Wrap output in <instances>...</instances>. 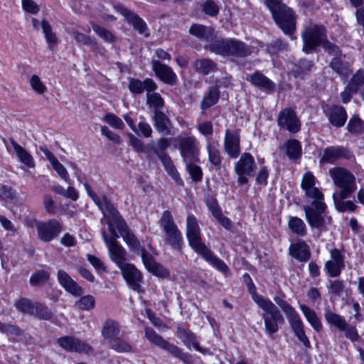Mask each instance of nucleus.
Wrapping results in <instances>:
<instances>
[{
    "label": "nucleus",
    "mask_w": 364,
    "mask_h": 364,
    "mask_svg": "<svg viewBox=\"0 0 364 364\" xmlns=\"http://www.w3.org/2000/svg\"><path fill=\"white\" fill-rule=\"evenodd\" d=\"M302 39L303 50L306 53H312L316 47L326 41V30L323 25L311 23L305 28Z\"/></svg>",
    "instance_id": "9"
},
{
    "label": "nucleus",
    "mask_w": 364,
    "mask_h": 364,
    "mask_svg": "<svg viewBox=\"0 0 364 364\" xmlns=\"http://www.w3.org/2000/svg\"><path fill=\"white\" fill-rule=\"evenodd\" d=\"M207 151L208 154L209 168L219 171L221 168L223 157L219 150V145L217 142H207Z\"/></svg>",
    "instance_id": "26"
},
{
    "label": "nucleus",
    "mask_w": 364,
    "mask_h": 364,
    "mask_svg": "<svg viewBox=\"0 0 364 364\" xmlns=\"http://www.w3.org/2000/svg\"><path fill=\"white\" fill-rule=\"evenodd\" d=\"M299 308L313 329L318 333L321 332L323 329L322 323L315 311L305 304H301Z\"/></svg>",
    "instance_id": "34"
},
{
    "label": "nucleus",
    "mask_w": 364,
    "mask_h": 364,
    "mask_svg": "<svg viewBox=\"0 0 364 364\" xmlns=\"http://www.w3.org/2000/svg\"><path fill=\"white\" fill-rule=\"evenodd\" d=\"M159 223L165 233V242L180 251L182 249L183 235L176 225L171 213L169 210L164 211Z\"/></svg>",
    "instance_id": "7"
},
{
    "label": "nucleus",
    "mask_w": 364,
    "mask_h": 364,
    "mask_svg": "<svg viewBox=\"0 0 364 364\" xmlns=\"http://www.w3.org/2000/svg\"><path fill=\"white\" fill-rule=\"evenodd\" d=\"M169 140L166 138H160L155 146H152V150L157 157L161 159L164 156H168L165 151L169 146Z\"/></svg>",
    "instance_id": "53"
},
{
    "label": "nucleus",
    "mask_w": 364,
    "mask_h": 364,
    "mask_svg": "<svg viewBox=\"0 0 364 364\" xmlns=\"http://www.w3.org/2000/svg\"><path fill=\"white\" fill-rule=\"evenodd\" d=\"M288 227L292 232L298 236L304 237L307 234L305 223L298 217H290L288 221Z\"/></svg>",
    "instance_id": "41"
},
{
    "label": "nucleus",
    "mask_w": 364,
    "mask_h": 364,
    "mask_svg": "<svg viewBox=\"0 0 364 364\" xmlns=\"http://www.w3.org/2000/svg\"><path fill=\"white\" fill-rule=\"evenodd\" d=\"M35 224L38 238L46 242L57 237L63 230L61 223L55 219L46 222L36 221Z\"/></svg>",
    "instance_id": "13"
},
{
    "label": "nucleus",
    "mask_w": 364,
    "mask_h": 364,
    "mask_svg": "<svg viewBox=\"0 0 364 364\" xmlns=\"http://www.w3.org/2000/svg\"><path fill=\"white\" fill-rule=\"evenodd\" d=\"M349 87H352L356 92L360 90H364V70H358L348 82Z\"/></svg>",
    "instance_id": "47"
},
{
    "label": "nucleus",
    "mask_w": 364,
    "mask_h": 364,
    "mask_svg": "<svg viewBox=\"0 0 364 364\" xmlns=\"http://www.w3.org/2000/svg\"><path fill=\"white\" fill-rule=\"evenodd\" d=\"M256 168L254 157L250 153H243L234 167L237 176V183L241 186L247 183L248 177L253 176Z\"/></svg>",
    "instance_id": "10"
},
{
    "label": "nucleus",
    "mask_w": 364,
    "mask_h": 364,
    "mask_svg": "<svg viewBox=\"0 0 364 364\" xmlns=\"http://www.w3.org/2000/svg\"><path fill=\"white\" fill-rule=\"evenodd\" d=\"M31 316L41 320H50L53 317V313L48 306L41 303L35 301Z\"/></svg>",
    "instance_id": "45"
},
{
    "label": "nucleus",
    "mask_w": 364,
    "mask_h": 364,
    "mask_svg": "<svg viewBox=\"0 0 364 364\" xmlns=\"http://www.w3.org/2000/svg\"><path fill=\"white\" fill-rule=\"evenodd\" d=\"M220 97V92L216 87H210L208 93L204 96L200 103V108L204 111L215 105Z\"/></svg>",
    "instance_id": "42"
},
{
    "label": "nucleus",
    "mask_w": 364,
    "mask_h": 364,
    "mask_svg": "<svg viewBox=\"0 0 364 364\" xmlns=\"http://www.w3.org/2000/svg\"><path fill=\"white\" fill-rule=\"evenodd\" d=\"M152 69L155 75L164 83L170 85H175L177 82V76L172 68L159 60H153Z\"/></svg>",
    "instance_id": "22"
},
{
    "label": "nucleus",
    "mask_w": 364,
    "mask_h": 364,
    "mask_svg": "<svg viewBox=\"0 0 364 364\" xmlns=\"http://www.w3.org/2000/svg\"><path fill=\"white\" fill-rule=\"evenodd\" d=\"M352 193H347L342 196L341 193H333V200L334 205L340 212L350 211L353 212L357 208V205L350 200H345L347 198L350 196Z\"/></svg>",
    "instance_id": "32"
},
{
    "label": "nucleus",
    "mask_w": 364,
    "mask_h": 364,
    "mask_svg": "<svg viewBox=\"0 0 364 364\" xmlns=\"http://www.w3.org/2000/svg\"><path fill=\"white\" fill-rule=\"evenodd\" d=\"M105 218L107 219L109 230L114 236H115V234H117L116 232V229H117L120 236L122 237L124 241L131 250L134 252H139L141 250V247L139 240L129 228L126 222L116 208L114 211H112Z\"/></svg>",
    "instance_id": "5"
},
{
    "label": "nucleus",
    "mask_w": 364,
    "mask_h": 364,
    "mask_svg": "<svg viewBox=\"0 0 364 364\" xmlns=\"http://www.w3.org/2000/svg\"><path fill=\"white\" fill-rule=\"evenodd\" d=\"M289 255L296 260L305 262L311 257L309 246L304 241L299 240L290 245Z\"/></svg>",
    "instance_id": "25"
},
{
    "label": "nucleus",
    "mask_w": 364,
    "mask_h": 364,
    "mask_svg": "<svg viewBox=\"0 0 364 364\" xmlns=\"http://www.w3.org/2000/svg\"><path fill=\"white\" fill-rule=\"evenodd\" d=\"M178 143V149L181 155L186 161H193L198 157V149L196 147V139L191 136H181L176 138Z\"/></svg>",
    "instance_id": "17"
},
{
    "label": "nucleus",
    "mask_w": 364,
    "mask_h": 364,
    "mask_svg": "<svg viewBox=\"0 0 364 364\" xmlns=\"http://www.w3.org/2000/svg\"><path fill=\"white\" fill-rule=\"evenodd\" d=\"M323 112L330 124L337 128L343 127L347 119V113L344 107L339 105L323 106Z\"/></svg>",
    "instance_id": "18"
},
{
    "label": "nucleus",
    "mask_w": 364,
    "mask_h": 364,
    "mask_svg": "<svg viewBox=\"0 0 364 364\" xmlns=\"http://www.w3.org/2000/svg\"><path fill=\"white\" fill-rule=\"evenodd\" d=\"M202 11L206 15L215 17L218 14L220 8L213 0H206L202 5Z\"/></svg>",
    "instance_id": "58"
},
{
    "label": "nucleus",
    "mask_w": 364,
    "mask_h": 364,
    "mask_svg": "<svg viewBox=\"0 0 364 364\" xmlns=\"http://www.w3.org/2000/svg\"><path fill=\"white\" fill-rule=\"evenodd\" d=\"M186 168L192 180L196 183L201 181L203 172L201 168L193 163V161H186Z\"/></svg>",
    "instance_id": "55"
},
{
    "label": "nucleus",
    "mask_w": 364,
    "mask_h": 364,
    "mask_svg": "<svg viewBox=\"0 0 364 364\" xmlns=\"http://www.w3.org/2000/svg\"><path fill=\"white\" fill-rule=\"evenodd\" d=\"M188 33L198 39L211 40L215 36V29L210 26L193 23L189 28Z\"/></svg>",
    "instance_id": "31"
},
{
    "label": "nucleus",
    "mask_w": 364,
    "mask_h": 364,
    "mask_svg": "<svg viewBox=\"0 0 364 364\" xmlns=\"http://www.w3.org/2000/svg\"><path fill=\"white\" fill-rule=\"evenodd\" d=\"M108 345L111 349L118 353H129L132 350V345L121 336L111 340Z\"/></svg>",
    "instance_id": "43"
},
{
    "label": "nucleus",
    "mask_w": 364,
    "mask_h": 364,
    "mask_svg": "<svg viewBox=\"0 0 364 364\" xmlns=\"http://www.w3.org/2000/svg\"><path fill=\"white\" fill-rule=\"evenodd\" d=\"M152 91H147L146 92V104L150 107L159 110L164 105V101L160 94L157 92H151Z\"/></svg>",
    "instance_id": "48"
},
{
    "label": "nucleus",
    "mask_w": 364,
    "mask_h": 364,
    "mask_svg": "<svg viewBox=\"0 0 364 364\" xmlns=\"http://www.w3.org/2000/svg\"><path fill=\"white\" fill-rule=\"evenodd\" d=\"M203 257L221 272L226 273L229 270L225 263L215 256L210 250Z\"/></svg>",
    "instance_id": "46"
},
{
    "label": "nucleus",
    "mask_w": 364,
    "mask_h": 364,
    "mask_svg": "<svg viewBox=\"0 0 364 364\" xmlns=\"http://www.w3.org/2000/svg\"><path fill=\"white\" fill-rule=\"evenodd\" d=\"M224 151L231 159L239 156L240 149V131L236 128L227 129L223 142Z\"/></svg>",
    "instance_id": "14"
},
{
    "label": "nucleus",
    "mask_w": 364,
    "mask_h": 364,
    "mask_svg": "<svg viewBox=\"0 0 364 364\" xmlns=\"http://www.w3.org/2000/svg\"><path fill=\"white\" fill-rule=\"evenodd\" d=\"M153 120L154 125L159 133L166 135L171 134V122L163 112L160 110H155L153 116Z\"/></svg>",
    "instance_id": "30"
},
{
    "label": "nucleus",
    "mask_w": 364,
    "mask_h": 364,
    "mask_svg": "<svg viewBox=\"0 0 364 364\" xmlns=\"http://www.w3.org/2000/svg\"><path fill=\"white\" fill-rule=\"evenodd\" d=\"M266 6L278 26L286 35L294 38L292 35L296 28V16L293 10L282 4L280 0H267Z\"/></svg>",
    "instance_id": "4"
},
{
    "label": "nucleus",
    "mask_w": 364,
    "mask_h": 364,
    "mask_svg": "<svg viewBox=\"0 0 364 364\" xmlns=\"http://www.w3.org/2000/svg\"><path fill=\"white\" fill-rule=\"evenodd\" d=\"M149 272L152 273L156 277H158L162 278V279L168 278L170 275V272H169L168 269L158 262H156L149 270Z\"/></svg>",
    "instance_id": "62"
},
{
    "label": "nucleus",
    "mask_w": 364,
    "mask_h": 364,
    "mask_svg": "<svg viewBox=\"0 0 364 364\" xmlns=\"http://www.w3.org/2000/svg\"><path fill=\"white\" fill-rule=\"evenodd\" d=\"M166 173L174 180L178 185L183 186V183L181 178H180V175L173 164L171 159L169 156H164L162 159H160Z\"/></svg>",
    "instance_id": "40"
},
{
    "label": "nucleus",
    "mask_w": 364,
    "mask_h": 364,
    "mask_svg": "<svg viewBox=\"0 0 364 364\" xmlns=\"http://www.w3.org/2000/svg\"><path fill=\"white\" fill-rule=\"evenodd\" d=\"M145 337L152 344L166 350L173 357L179 359L185 364H191V356L187 353H184L182 349L176 345L166 341L161 336L158 334L154 329L146 327Z\"/></svg>",
    "instance_id": "8"
},
{
    "label": "nucleus",
    "mask_w": 364,
    "mask_h": 364,
    "mask_svg": "<svg viewBox=\"0 0 364 364\" xmlns=\"http://www.w3.org/2000/svg\"><path fill=\"white\" fill-rule=\"evenodd\" d=\"M205 49L223 57L242 58L251 55V46L233 38H215L205 46Z\"/></svg>",
    "instance_id": "2"
},
{
    "label": "nucleus",
    "mask_w": 364,
    "mask_h": 364,
    "mask_svg": "<svg viewBox=\"0 0 364 364\" xmlns=\"http://www.w3.org/2000/svg\"><path fill=\"white\" fill-rule=\"evenodd\" d=\"M58 345L69 352L89 353L92 348L86 343L72 336H63L58 340Z\"/></svg>",
    "instance_id": "21"
},
{
    "label": "nucleus",
    "mask_w": 364,
    "mask_h": 364,
    "mask_svg": "<svg viewBox=\"0 0 364 364\" xmlns=\"http://www.w3.org/2000/svg\"><path fill=\"white\" fill-rule=\"evenodd\" d=\"M347 129L353 134L362 133L364 132V122L358 116H353L348 122Z\"/></svg>",
    "instance_id": "52"
},
{
    "label": "nucleus",
    "mask_w": 364,
    "mask_h": 364,
    "mask_svg": "<svg viewBox=\"0 0 364 364\" xmlns=\"http://www.w3.org/2000/svg\"><path fill=\"white\" fill-rule=\"evenodd\" d=\"M53 169L56 171L58 175L64 180L66 183L71 184V180L69 178V174L65 168V167L56 159L51 164Z\"/></svg>",
    "instance_id": "60"
},
{
    "label": "nucleus",
    "mask_w": 364,
    "mask_h": 364,
    "mask_svg": "<svg viewBox=\"0 0 364 364\" xmlns=\"http://www.w3.org/2000/svg\"><path fill=\"white\" fill-rule=\"evenodd\" d=\"M290 327L298 340L308 349L311 348L310 341L304 331V325L300 316L289 321Z\"/></svg>",
    "instance_id": "28"
},
{
    "label": "nucleus",
    "mask_w": 364,
    "mask_h": 364,
    "mask_svg": "<svg viewBox=\"0 0 364 364\" xmlns=\"http://www.w3.org/2000/svg\"><path fill=\"white\" fill-rule=\"evenodd\" d=\"M194 68L200 74L206 75L217 70V64L210 58L196 60Z\"/></svg>",
    "instance_id": "39"
},
{
    "label": "nucleus",
    "mask_w": 364,
    "mask_h": 364,
    "mask_svg": "<svg viewBox=\"0 0 364 364\" xmlns=\"http://www.w3.org/2000/svg\"><path fill=\"white\" fill-rule=\"evenodd\" d=\"M129 91L135 95L141 94L145 90L154 91L156 89V85L153 80L146 78L144 81L138 79L131 78L128 85Z\"/></svg>",
    "instance_id": "27"
},
{
    "label": "nucleus",
    "mask_w": 364,
    "mask_h": 364,
    "mask_svg": "<svg viewBox=\"0 0 364 364\" xmlns=\"http://www.w3.org/2000/svg\"><path fill=\"white\" fill-rule=\"evenodd\" d=\"M330 67L340 75H347L349 73L348 63L341 61L338 57L333 58L330 63Z\"/></svg>",
    "instance_id": "56"
},
{
    "label": "nucleus",
    "mask_w": 364,
    "mask_h": 364,
    "mask_svg": "<svg viewBox=\"0 0 364 364\" xmlns=\"http://www.w3.org/2000/svg\"><path fill=\"white\" fill-rule=\"evenodd\" d=\"M200 232V230L196 217L193 215H189L186 220V235Z\"/></svg>",
    "instance_id": "64"
},
{
    "label": "nucleus",
    "mask_w": 364,
    "mask_h": 364,
    "mask_svg": "<svg viewBox=\"0 0 364 364\" xmlns=\"http://www.w3.org/2000/svg\"><path fill=\"white\" fill-rule=\"evenodd\" d=\"M95 299L92 295H85L80 298L75 304V306L80 310L89 311L94 309Z\"/></svg>",
    "instance_id": "49"
},
{
    "label": "nucleus",
    "mask_w": 364,
    "mask_h": 364,
    "mask_svg": "<svg viewBox=\"0 0 364 364\" xmlns=\"http://www.w3.org/2000/svg\"><path fill=\"white\" fill-rule=\"evenodd\" d=\"M186 235L189 245L196 252L198 253L202 257L204 256L210 250V249L208 248L205 243L202 241L200 232L197 233L187 234Z\"/></svg>",
    "instance_id": "37"
},
{
    "label": "nucleus",
    "mask_w": 364,
    "mask_h": 364,
    "mask_svg": "<svg viewBox=\"0 0 364 364\" xmlns=\"http://www.w3.org/2000/svg\"><path fill=\"white\" fill-rule=\"evenodd\" d=\"M58 279L60 284L73 296H80L82 289L64 270L60 269L58 272Z\"/></svg>",
    "instance_id": "24"
},
{
    "label": "nucleus",
    "mask_w": 364,
    "mask_h": 364,
    "mask_svg": "<svg viewBox=\"0 0 364 364\" xmlns=\"http://www.w3.org/2000/svg\"><path fill=\"white\" fill-rule=\"evenodd\" d=\"M34 305L35 301H32L31 300L26 298H21L14 304V306L19 311L23 314H29L31 316L33 313Z\"/></svg>",
    "instance_id": "50"
},
{
    "label": "nucleus",
    "mask_w": 364,
    "mask_h": 364,
    "mask_svg": "<svg viewBox=\"0 0 364 364\" xmlns=\"http://www.w3.org/2000/svg\"><path fill=\"white\" fill-rule=\"evenodd\" d=\"M120 333V326L117 321L108 319L104 323L102 328V336L105 339L108 340V342L119 337Z\"/></svg>",
    "instance_id": "36"
},
{
    "label": "nucleus",
    "mask_w": 364,
    "mask_h": 364,
    "mask_svg": "<svg viewBox=\"0 0 364 364\" xmlns=\"http://www.w3.org/2000/svg\"><path fill=\"white\" fill-rule=\"evenodd\" d=\"M30 85L33 90L39 95H43L47 90L46 85L37 75H33L31 77Z\"/></svg>",
    "instance_id": "59"
},
{
    "label": "nucleus",
    "mask_w": 364,
    "mask_h": 364,
    "mask_svg": "<svg viewBox=\"0 0 364 364\" xmlns=\"http://www.w3.org/2000/svg\"><path fill=\"white\" fill-rule=\"evenodd\" d=\"M328 175L335 187L338 189L335 193H341L343 196L353 193L357 189L356 178L348 169L335 166L328 170Z\"/></svg>",
    "instance_id": "6"
},
{
    "label": "nucleus",
    "mask_w": 364,
    "mask_h": 364,
    "mask_svg": "<svg viewBox=\"0 0 364 364\" xmlns=\"http://www.w3.org/2000/svg\"><path fill=\"white\" fill-rule=\"evenodd\" d=\"M104 120L115 129H122L124 127L122 120L112 113H108L104 117Z\"/></svg>",
    "instance_id": "61"
},
{
    "label": "nucleus",
    "mask_w": 364,
    "mask_h": 364,
    "mask_svg": "<svg viewBox=\"0 0 364 364\" xmlns=\"http://www.w3.org/2000/svg\"><path fill=\"white\" fill-rule=\"evenodd\" d=\"M247 80L255 86L266 90H273L274 87L273 82L259 72H255L254 74L247 76Z\"/></svg>",
    "instance_id": "38"
},
{
    "label": "nucleus",
    "mask_w": 364,
    "mask_h": 364,
    "mask_svg": "<svg viewBox=\"0 0 364 364\" xmlns=\"http://www.w3.org/2000/svg\"><path fill=\"white\" fill-rule=\"evenodd\" d=\"M116 9L140 35L146 38L149 36L147 25L141 18L123 6H118Z\"/></svg>",
    "instance_id": "19"
},
{
    "label": "nucleus",
    "mask_w": 364,
    "mask_h": 364,
    "mask_svg": "<svg viewBox=\"0 0 364 364\" xmlns=\"http://www.w3.org/2000/svg\"><path fill=\"white\" fill-rule=\"evenodd\" d=\"M277 124L282 129H286L292 134L300 130L301 124L295 112L291 108H285L279 112Z\"/></svg>",
    "instance_id": "16"
},
{
    "label": "nucleus",
    "mask_w": 364,
    "mask_h": 364,
    "mask_svg": "<svg viewBox=\"0 0 364 364\" xmlns=\"http://www.w3.org/2000/svg\"><path fill=\"white\" fill-rule=\"evenodd\" d=\"M344 333L345 337L351 342H356L359 340L360 336L355 326L350 325L347 322L341 329Z\"/></svg>",
    "instance_id": "57"
},
{
    "label": "nucleus",
    "mask_w": 364,
    "mask_h": 364,
    "mask_svg": "<svg viewBox=\"0 0 364 364\" xmlns=\"http://www.w3.org/2000/svg\"><path fill=\"white\" fill-rule=\"evenodd\" d=\"M123 277L127 281L129 286L134 291H139L141 289L140 283L142 281L141 272L134 267V265L125 263L119 267Z\"/></svg>",
    "instance_id": "20"
},
{
    "label": "nucleus",
    "mask_w": 364,
    "mask_h": 364,
    "mask_svg": "<svg viewBox=\"0 0 364 364\" xmlns=\"http://www.w3.org/2000/svg\"><path fill=\"white\" fill-rule=\"evenodd\" d=\"M320 165L333 164L340 159H351L353 154L347 147L343 146H331L325 148L319 154Z\"/></svg>",
    "instance_id": "12"
},
{
    "label": "nucleus",
    "mask_w": 364,
    "mask_h": 364,
    "mask_svg": "<svg viewBox=\"0 0 364 364\" xmlns=\"http://www.w3.org/2000/svg\"><path fill=\"white\" fill-rule=\"evenodd\" d=\"M50 274L45 270H40L33 273L30 278V284L33 287H40L49 279Z\"/></svg>",
    "instance_id": "51"
},
{
    "label": "nucleus",
    "mask_w": 364,
    "mask_h": 364,
    "mask_svg": "<svg viewBox=\"0 0 364 364\" xmlns=\"http://www.w3.org/2000/svg\"><path fill=\"white\" fill-rule=\"evenodd\" d=\"M83 186L87 195L92 198L95 205H97L105 218L112 211H114L115 208L106 196L99 197L92 190L90 186L87 183H85Z\"/></svg>",
    "instance_id": "23"
},
{
    "label": "nucleus",
    "mask_w": 364,
    "mask_h": 364,
    "mask_svg": "<svg viewBox=\"0 0 364 364\" xmlns=\"http://www.w3.org/2000/svg\"><path fill=\"white\" fill-rule=\"evenodd\" d=\"M9 141L16 152L18 159L28 168H33L35 162L33 156L13 139H9Z\"/></svg>",
    "instance_id": "33"
},
{
    "label": "nucleus",
    "mask_w": 364,
    "mask_h": 364,
    "mask_svg": "<svg viewBox=\"0 0 364 364\" xmlns=\"http://www.w3.org/2000/svg\"><path fill=\"white\" fill-rule=\"evenodd\" d=\"M316 178L310 171L305 173L301 179V188L304 192V198L309 204L303 205L306 220L312 229L320 232L326 231L328 225L332 223L331 216L327 215V205L324 202V195L316 186Z\"/></svg>",
    "instance_id": "1"
},
{
    "label": "nucleus",
    "mask_w": 364,
    "mask_h": 364,
    "mask_svg": "<svg viewBox=\"0 0 364 364\" xmlns=\"http://www.w3.org/2000/svg\"><path fill=\"white\" fill-rule=\"evenodd\" d=\"M177 336L183 341V343L188 347L190 348L191 345L197 351L205 355L208 353V350L207 348H201L198 343L196 336L188 329L183 328H178Z\"/></svg>",
    "instance_id": "29"
},
{
    "label": "nucleus",
    "mask_w": 364,
    "mask_h": 364,
    "mask_svg": "<svg viewBox=\"0 0 364 364\" xmlns=\"http://www.w3.org/2000/svg\"><path fill=\"white\" fill-rule=\"evenodd\" d=\"M92 27L95 33L105 41L108 43H112L114 41V36L107 28L96 23H92Z\"/></svg>",
    "instance_id": "54"
},
{
    "label": "nucleus",
    "mask_w": 364,
    "mask_h": 364,
    "mask_svg": "<svg viewBox=\"0 0 364 364\" xmlns=\"http://www.w3.org/2000/svg\"><path fill=\"white\" fill-rule=\"evenodd\" d=\"M344 283L341 280H331L328 287V293L340 296L343 290Z\"/></svg>",
    "instance_id": "63"
},
{
    "label": "nucleus",
    "mask_w": 364,
    "mask_h": 364,
    "mask_svg": "<svg viewBox=\"0 0 364 364\" xmlns=\"http://www.w3.org/2000/svg\"><path fill=\"white\" fill-rule=\"evenodd\" d=\"M102 238L107 245L109 250V256L111 260L114 262L119 268L126 262V250L117 242V239L119 237L118 234L115 236L108 237L105 229L102 230Z\"/></svg>",
    "instance_id": "11"
},
{
    "label": "nucleus",
    "mask_w": 364,
    "mask_h": 364,
    "mask_svg": "<svg viewBox=\"0 0 364 364\" xmlns=\"http://www.w3.org/2000/svg\"><path fill=\"white\" fill-rule=\"evenodd\" d=\"M345 256L343 252L333 248L330 251V259L325 263L324 269L331 277H338L345 268Z\"/></svg>",
    "instance_id": "15"
},
{
    "label": "nucleus",
    "mask_w": 364,
    "mask_h": 364,
    "mask_svg": "<svg viewBox=\"0 0 364 364\" xmlns=\"http://www.w3.org/2000/svg\"><path fill=\"white\" fill-rule=\"evenodd\" d=\"M252 299L263 311L262 314L266 333L272 336L279 330V325L284 322V318L277 306L269 299L256 293Z\"/></svg>",
    "instance_id": "3"
},
{
    "label": "nucleus",
    "mask_w": 364,
    "mask_h": 364,
    "mask_svg": "<svg viewBox=\"0 0 364 364\" xmlns=\"http://www.w3.org/2000/svg\"><path fill=\"white\" fill-rule=\"evenodd\" d=\"M287 156L290 160L299 159L302 154L301 143L295 139H288L283 145Z\"/></svg>",
    "instance_id": "35"
},
{
    "label": "nucleus",
    "mask_w": 364,
    "mask_h": 364,
    "mask_svg": "<svg viewBox=\"0 0 364 364\" xmlns=\"http://www.w3.org/2000/svg\"><path fill=\"white\" fill-rule=\"evenodd\" d=\"M324 317L326 322L329 325L335 326L339 331H341V329L347 322L342 316L333 312L329 309H326Z\"/></svg>",
    "instance_id": "44"
}]
</instances>
